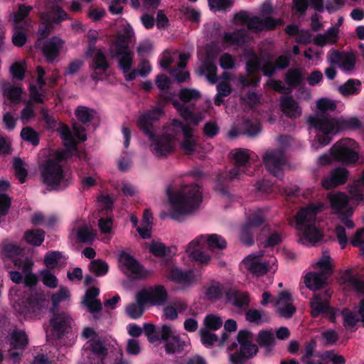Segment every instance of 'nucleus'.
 <instances>
[{"label": "nucleus", "mask_w": 364, "mask_h": 364, "mask_svg": "<svg viewBox=\"0 0 364 364\" xmlns=\"http://www.w3.org/2000/svg\"><path fill=\"white\" fill-rule=\"evenodd\" d=\"M245 65L247 74L253 75L260 70L262 61L256 54L253 53L252 57L247 60Z\"/></svg>", "instance_id": "obj_61"}, {"label": "nucleus", "mask_w": 364, "mask_h": 364, "mask_svg": "<svg viewBox=\"0 0 364 364\" xmlns=\"http://www.w3.org/2000/svg\"><path fill=\"white\" fill-rule=\"evenodd\" d=\"M256 341L260 348H265L267 353L275 344V337L272 331L262 330L258 333Z\"/></svg>", "instance_id": "obj_34"}, {"label": "nucleus", "mask_w": 364, "mask_h": 364, "mask_svg": "<svg viewBox=\"0 0 364 364\" xmlns=\"http://www.w3.org/2000/svg\"><path fill=\"white\" fill-rule=\"evenodd\" d=\"M322 206L311 203L301 208L295 215L296 228L303 232L304 237L311 243L322 240L323 234L314 224Z\"/></svg>", "instance_id": "obj_5"}, {"label": "nucleus", "mask_w": 364, "mask_h": 364, "mask_svg": "<svg viewBox=\"0 0 364 364\" xmlns=\"http://www.w3.org/2000/svg\"><path fill=\"white\" fill-rule=\"evenodd\" d=\"M149 252L157 257H162L172 254V248L166 247L163 243L152 242L149 246Z\"/></svg>", "instance_id": "obj_53"}, {"label": "nucleus", "mask_w": 364, "mask_h": 364, "mask_svg": "<svg viewBox=\"0 0 364 364\" xmlns=\"http://www.w3.org/2000/svg\"><path fill=\"white\" fill-rule=\"evenodd\" d=\"M95 234L87 226H82L77 231V238L82 243L91 242L94 240Z\"/></svg>", "instance_id": "obj_59"}, {"label": "nucleus", "mask_w": 364, "mask_h": 364, "mask_svg": "<svg viewBox=\"0 0 364 364\" xmlns=\"http://www.w3.org/2000/svg\"><path fill=\"white\" fill-rule=\"evenodd\" d=\"M331 257L328 253H323L322 257L317 262V267L320 272L326 274L332 273L333 267L330 262Z\"/></svg>", "instance_id": "obj_63"}, {"label": "nucleus", "mask_w": 364, "mask_h": 364, "mask_svg": "<svg viewBox=\"0 0 364 364\" xmlns=\"http://www.w3.org/2000/svg\"><path fill=\"white\" fill-rule=\"evenodd\" d=\"M185 346V341L181 340L178 336H176L165 343L164 348L167 354H173L182 353Z\"/></svg>", "instance_id": "obj_41"}, {"label": "nucleus", "mask_w": 364, "mask_h": 364, "mask_svg": "<svg viewBox=\"0 0 364 364\" xmlns=\"http://www.w3.org/2000/svg\"><path fill=\"white\" fill-rule=\"evenodd\" d=\"M358 144L354 139L346 138L334 144L330 149L333 159L342 164H354L358 160L359 155L356 149Z\"/></svg>", "instance_id": "obj_9"}, {"label": "nucleus", "mask_w": 364, "mask_h": 364, "mask_svg": "<svg viewBox=\"0 0 364 364\" xmlns=\"http://www.w3.org/2000/svg\"><path fill=\"white\" fill-rule=\"evenodd\" d=\"M331 122L338 133L344 130L360 129L363 126L361 121L356 117L336 118Z\"/></svg>", "instance_id": "obj_27"}, {"label": "nucleus", "mask_w": 364, "mask_h": 364, "mask_svg": "<svg viewBox=\"0 0 364 364\" xmlns=\"http://www.w3.org/2000/svg\"><path fill=\"white\" fill-rule=\"evenodd\" d=\"M258 351V346L252 342L242 344L239 350L230 355V361L232 364H245L247 360L255 356Z\"/></svg>", "instance_id": "obj_20"}, {"label": "nucleus", "mask_w": 364, "mask_h": 364, "mask_svg": "<svg viewBox=\"0 0 364 364\" xmlns=\"http://www.w3.org/2000/svg\"><path fill=\"white\" fill-rule=\"evenodd\" d=\"M218 68L215 63L208 61H203L200 67V72L202 75H205L207 79L211 84H215L218 78L217 76Z\"/></svg>", "instance_id": "obj_39"}, {"label": "nucleus", "mask_w": 364, "mask_h": 364, "mask_svg": "<svg viewBox=\"0 0 364 364\" xmlns=\"http://www.w3.org/2000/svg\"><path fill=\"white\" fill-rule=\"evenodd\" d=\"M200 97V92L197 90L192 88H181L178 92V97L183 102H189L191 100H197Z\"/></svg>", "instance_id": "obj_50"}, {"label": "nucleus", "mask_w": 364, "mask_h": 364, "mask_svg": "<svg viewBox=\"0 0 364 364\" xmlns=\"http://www.w3.org/2000/svg\"><path fill=\"white\" fill-rule=\"evenodd\" d=\"M46 299L38 294L19 298L14 304L15 310L25 318H41L46 309Z\"/></svg>", "instance_id": "obj_8"}, {"label": "nucleus", "mask_w": 364, "mask_h": 364, "mask_svg": "<svg viewBox=\"0 0 364 364\" xmlns=\"http://www.w3.org/2000/svg\"><path fill=\"white\" fill-rule=\"evenodd\" d=\"M92 61L94 63L93 68L95 70H101L103 72H105L109 67V65L106 59L105 54L100 50L97 51L93 58Z\"/></svg>", "instance_id": "obj_56"}, {"label": "nucleus", "mask_w": 364, "mask_h": 364, "mask_svg": "<svg viewBox=\"0 0 364 364\" xmlns=\"http://www.w3.org/2000/svg\"><path fill=\"white\" fill-rule=\"evenodd\" d=\"M308 123L311 127L314 128L318 133L317 138L318 143L322 146H326L332 140L331 134H336L337 132L332 122L327 121L323 118H311L308 120Z\"/></svg>", "instance_id": "obj_14"}, {"label": "nucleus", "mask_w": 364, "mask_h": 364, "mask_svg": "<svg viewBox=\"0 0 364 364\" xmlns=\"http://www.w3.org/2000/svg\"><path fill=\"white\" fill-rule=\"evenodd\" d=\"M144 310L145 309L136 303H131L127 305L126 308V313L129 318L132 319H137L143 315Z\"/></svg>", "instance_id": "obj_64"}, {"label": "nucleus", "mask_w": 364, "mask_h": 364, "mask_svg": "<svg viewBox=\"0 0 364 364\" xmlns=\"http://www.w3.org/2000/svg\"><path fill=\"white\" fill-rule=\"evenodd\" d=\"M329 201L333 213L338 217L341 215V213H344L346 210L353 209L349 205V198L344 193L338 192L330 196Z\"/></svg>", "instance_id": "obj_26"}, {"label": "nucleus", "mask_w": 364, "mask_h": 364, "mask_svg": "<svg viewBox=\"0 0 364 364\" xmlns=\"http://www.w3.org/2000/svg\"><path fill=\"white\" fill-rule=\"evenodd\" d=\"M108 353L104 340L100 336L90 339L84 346L82 356L85 364H104Z\"/></svg>", "instance_id": "obj_10"}, {"label": "nucleus", "mask_w": 364, "mask_h": 364, "mask_svg": "<svg viewBox=\"0 0 364 364\" xmlns=\"http://www.w3.org/2000/svg\"><path fill=\"white\" fill-rule=\"evenodd\" d=\"M361 82L356 79H349L338 88L340 93L344 96L357 95L360 90Z\"/></svg>", "instance_id": "obj_37"}, {"label": "nucleus", "mask_w": 364, "mask_h": 364, "mask_svg": "<svg viewBox=\"0 0 364 364\" xmlns=\"http://www.w3.org/2000/svg\"><path fill=\"white\" fill-rule=\"evenodd\" d=\"M263 230L269 232V236L264 242L265 247H274L282 243L283 237L281 233L276 230H270V227L269 225H264Z\"/></svg>", "instance_id": "obj_48"}, {"label": "nucleus", "mask_w": 364, "mask_h": 364, "mask_svg": "<svg viewBox=\"0 0 364 364\" xmlns=\"http://www.w3.org/2000/svg\"><path fill=\"white\" fill-rule=\"evenodd\" d=\"M341 314L343 318V326L346 328H353L358 322L360 321V318H359L348 309H343Z\"/></svg>", "instance_id": "obj_54"}, {"label": "nucleus", "mask_w": 364, "mask_h": 364, "mask_svg": "<svg viewBox=\"0 0 364 364\" xmlns=\"http://www.w3.org/2000/svg\"><path fill=\"white\" fill-rule=\"evenodd\" d=\"M326 274L323 272H310L304 277V283L311 290H318L324 287L326 284Z\"/></svg>", "instance_id": "obj_28"}, {"label": "nucleus", "mask_w": 364, "mask_h": 364, "mask_svg": "<svg viewBox=\"0 0 364 364\" xmlns=\"http://www.w3.org/2000/svg\"><path fill=\"white\" fill-rule=\"evenodd\" d=\"M129 38L127 35L118 34L111 48L112 57L118 58V67L125 74L130 70L134 63V52L129 48Z\"/></svg>", "instance_id": "obj_7"}, {"label": "nucleus", "mask_w": 364, "mask_h": 364, "mask_svg": "<svg viewBox=\"0 0 364 364\" xmlns=\"http://www.w3.org/2000/svg\"><path fill=\"white\" fill-rule=\"evenodd\" d=\"M280 107L283 114L290 119H296L302 114L299 102L291 95L281 97Z\"/></svg>", "instance_id": "obj_24"}, {"label": "nucleus", "mask_w": 364, "mask_h": 364, "mask_svg": "<svg viewBox=\"0 0 364 364\" xmlns=\"http://www.w3.org/2000/svg\"><path fill=\"white\" fill-rule=\"evenodd\" d=\"M166 195L171 204L170 216L173 220L191 213L203 200L200 187L196 183L184 186L178 192H174L169 186L166 188Z\"/></svg>", "instance_id": "obj_2"}, {"label": "nucleus", "mask_w": 364, "mask_h": 364, "mask_svg": "<svg viewBox=\"0 0 364 364\" xmlns=\"http://www.w3.org/2000/svg\"><path fill=\"white\" fill-rule=\"evenodd\" d=\"M316 106L318 112L314 115L309 116L308 120H310L311 118H323L327 121L331 122L333 119H336L334 117H330L328 114L329 112L336 110L337 105L335 101L328 98H321L317 101Z\"/></svg>", "instance_id": "obj_25"}, {"label": "nucleus", "mask_w": 364, "mask_h": 364, "mask_svg": "<svg viewBox=\"0 0 364 364\" xmlns=\"http://www.w3.org/2000/svg\"><path fill=\"white\" fill-rule=\"evenodd\" d=\"M51 312L53 316L49 321L51 327L50 336L53 339L60 340L72 331L73 320L65 311H59L53 309Z\"/></svg>", "instance_id": "obj_11"}, {"label": "nucleus", "mask_w": 364, "mask_h": 364, "mask_svg": "<svg viewBox=\"0 0 364 364\" xmlns=\"http://www.w3.org/2000/svg\"><path fill=\"white\" fill-rule=\"evenodd\" d=\"M311 316L312 318H318L321 316L328 318L331 323L336 321V311L334 307L324 301L319 296H315L310 302Z\"/></svg>", "instance_id": "obj_15"}, {"label": "nucleus", "mask_w": 364, "mask_h": 364, "mask_svg": "<svg viewBox=\"0 0 364 364\" xmlns=\"http://www.w3.org/2000/svg\"><path fill=\"white\" fill-rule=\"evenodd\" d=\"M225 291L224 284L216 279L208 280L202 288L204 299L212 303L221 301Z\"/></svg>", "instance_id": "obj_16"}, {"label": "nucleus", "mask_w": 364, "mask_h": 364, "mask_svg": "<svg viewBox=\"0 0 364 364\" xmlns=\"http://www.w3.org/2000/svg\"><path fill=\"white\" fill-rule=\"evenodd\" d=\"M348 171L346 168L338 167L331 171L329 177L323 178L322 186L325 189H331L346 183L348 178Z\"/></svg>", "instance_id": "obj_21"}, {"label": "nucleus", "mask_w": 364, "mask_h": 364, "mask_svg": "<svg viewBox=\"0 0 364 364\" xmlns=\"http://www.w3.org/2000/svg\"><path fill=\"white\" fill-rule=\"evenodd\" d=\"M28 343V338L24 331L15 328L11 333V345L14 349L24 350Z\"/></svg>", "instance_id": "obj_36"}, {"label": "nucleus", "mask_w": 364, "mask_h": 364, "mask_svg": "<svg viewBox=\"0 0 364 364\" xmlns=\"http://www.w3.org/2000/svg\"><path fill=\"white\" fill-rule=\"evenodd\" d=\"M149 292L150 294L151 304L153 306L163 305L168 299V292L163 285H156Z\"/></svg>", "instance_id": "obj_35"}, {"label": "nucleus", "mask_w": 364, "mask_h": 364, "mask_svg": "<svg viewBox=\"0 0 364 364\" xmlns=\"http://www.w3.org/2000/svg\"><path fill=\"white\" fill-rule=\"evenodd\" d=\"M50 8V14H46L44 21L42 22L38 30V39L47 38L53 29V24L60 23L61 21L68 19V14L57 4H53Z\"/></svg>", "instance_id": "obj_12"}, {"label": "nucleus", "mask_w": 364, "mask_h": 364, "mask_svg": "<svg viewBox=\"0 0 364 364\" xmlns=\"http://www.w3.org/2000/svg\"><path fill=\"white\" fill-rule=\"evenodd\" d=\"M21 137L25 141L31 143L33 146H37L40 143L38 133L31 127H25L21 131Z\"/></svg>", "instance_id": "obj_47"}, {"label": "nucleus", "mask_w": 364, "mask_h": 364, "mask_svg": "<svg viewBox=\"0 0 364 364\" xmlns=\"http://www.w3.org/2000/svg\"><path fill=\"white\" fill-rule=\"evenodd\" d=\"M119 261L129 272L135 275L136 277L141 278L146 275L144 267L129 253L122 251L119 254Z\"/></svg>", "instance_id": "obj_19"}, {"label": "nucleus", "mask_w": 364, "mask_h": 364, "mask_svg": "<svg viewBox=\"0 0 364 364\" xmlns=\"http://www.w3.org/2000/svg\"><path fill=\"white\" fill-rule=\"evenodd\" d=\"M263 164L266 169L277 178L284 176L282 167L284 165V155L281 150L267 151L263 156Z\"/></svg>", "instance_id": "obj_13"}, {"label": "nucleus", "mask_w": 364, "mask_h": 364, "mask_svg": "<svg viewBox=\"0 0 364 364\" xmlns=\"http://www.w3.org/2000/svg\"><path fill=\"white\" fill-rule=\"evenodd\" d=\"M205 246L210 250H224L227 247V242L218 234L200 235L188 244L187 252L195 261L206 264L210 262V257L203 250Z\"/></svg>", "instance_id": "obj_6"}, {"label": "nucleus", "mask_w": 364, "mask_h": 364, "mask_svg": "<svg viewBox=\"0 0 364 364\" xmlns=\"http://www.w3.org/2000/svg\"><path fill=\"white\" fill-rule=\"evenodd\" d=\"M166 277L175 284H181L184 287H190L195 281V275L192 270H182L173 267L166 270Z\"/></svg>", "instance_id": "obj_18"}, {"label": "nucleus", "mask_w": 364, "mask_h": 364, "mask_svg": "<svg viewBox=\"0 0 364 364\" xmlns=\"http://www.w3.org/2000/svg\"><path fill=\"white\" fill-rule=\"evenodd\" d=\"M205 328L208 331H217L223 326V320L220 316L214 314H208L204 318Z\"/></svg>", "instance_id": "obj_55"}, {"label": "nucleus", "mask_w": 364, "mask_h": 364, "mask_svg": "<svg viewBox=\"0 0 364 364\" xmlns=\"http://www.w3.org/2000/svg\"><path fill=\"white\" fill-rule=\"evenodd\" d=\"M304 70L301 68H290L284 76L286 83L291 87H296L303 83Z\"/></svg>", "instance_id": "obj_31"}, {"label": "nucleus", "mask_w": 364, "mask_h": 364, "mask_svg": "<svg viewBox=\"0 0 364 364\" xmlns=\"http://www.w3.org/2000/svg\"><path fill=\"white\" fill-rule=\"evenodd\" d=\"M240 240L245 246L253 245L255 243L254 228L244 224L240 229Z\"/></svg>", "instance_id": "obj_46"}, {"label": "nucleus", "mask_w": 364, "mask_h": 364, "mask_svg": "<svg viewBox=\"0 0 364 364\" xmlns=\"http://www.w3.org/2000/svg\"><path fill=\"white\" fill-rule=\"evenodd\" d=\"M46 232L42 229H31L25 231L23 239L25 242L33 247H39L45 240Z\"/></svg>", "instance_id": "obj_32"}, {"label": "nucleus", "mask_w": 364, "mask_h": 364, "mask_svg": "<svg viewBox=\"0 0 364 364\" xmlns=\"http://www.w3.org/2000/svg\"><path fill=\"white\" fill-rule=\"evenodd\" d=\"M15 176L20 183H24L28 176V171L23 167V161L20 158H16L14 161Z\"/></svg>", "instance_id": "obj_52"}, {"label": "nucleus", "mask_w": 364, "mask_h": 364, "mask_svg": "<svg viewBox=\"0 0 364 364\" xmlns=\"http://www.w3.org/2000/svg\"><path fill=\"white\" fill-rule=\"evenodd\" d=\"M32 9L31 6H26L23 4L18 5L17 11L14 13L12 16L11 15L9 19V21L12 22L14 29H22L20 24L28 16Z\"/></svg>", "instance_id": "obj_33"}, {"label": "nucleus", "mask_w": 364, "mask_h": 364, "mask_svg": "<svg viewBox=\"0 0 364 364\" xmlns=\"http://www.w3.org/2000/svg\"><path fill=\"white\" fill-rule=\"evenodd\" d=\"M356 58L353 52H345L339 67L344 71H351L355 67Z\"/></svg>", "instance_id": "obj_51"}, {"label": "nucleus", "mask_w": 364, "mask_h": 364, "mask_svg": "<svg viewBox=\"0 0 364 364\" xmlns=\"http://www.w3.org/2000/svg\"><path fill=\"white\" fill-rule=\"evenodd\" d=\"M225 299L229 303L237 308L248 306L250 301L248 292L241 291L233 287L226 289Z\"/></svg>", "instance_id": "obj_23"}, {"label": "nucleus", "mask_w": 364, "mask_h": 364, "mask_svg": "<svg viewBox=\"0 0 364 364\" xmlns=\"http://www.w3.org/2000/svg\"><path fill=\"white\" fill-rule=\"evenodd\" d=\"M163 114L164 112L161 108L155 107L141 115L137 122L139 128L152 141L154 150L159 156H164L171 152L173 142L178 139L181 134L183 136L185 129H192L189 124L183 123L180 119H173L168 133L155 134L154 123L159 121Z\"/></svg>", "instance_id": "obj_1"}, {"label": "nucleus", "mask_w": 364, "mask_h": 364, "mask_svg": "<svg viewBox=\"0 0 364 364\" xmlns=\"http://www.w3.org/2000/svg\"><path fill=\"white\" fill-rule=\"evenodd\" d=\"M243 262L247 270L257 277L264 275L268 272L267 264L260 262L257 257L249 256Z\"/></svg>", "instance_id": "obj_29"}, {"label": "nucleus", "mask_w": 364, "mask_h": 364, "mask_svg": "<svg viewBox=\"0 0 364 364\" xmlns=\"http://www.w3.org/2000/svg\"><path fill=\"white\" fill-rule=\"evenodd\" d=\"M266 220V213L263 209H258L248 216L245 224L254 228L261 226Z\"/></svg>", "instance_id": "obj_43"}, {"label": "nucleus", "mask_w": 364, "mask_h": 364, "mask_svg": "<svg viewBox=\"0 0 364 364\" xmlns=\"http://www.w3.org/2000/svg\"><path fill=\"white\" fill-rule=\"evenodd\" d=\"M75 114L80 122L87 124L92 120L95 110L85 106H78L75 109Z\"/></svg>", "instance_id": "obj_49"}, {"label": "nucleus", "mask_w": 364, "mask_h": 364, "mask_svg": "<svg viewBox=\"0 0 364 364\" xmlns=\"http://www.w3.org/2000/svg\"><path fill=\"white\" fill-rule=\"evenodd\" d=\"M248 149H238L233 156L234 167L228 172L219 173L215 182L214 189L222 196L232 200L234 196L230 192V186L235 179H241L242 175H249L250 156Z\"/></svg>", "instance_id": "obj_3"}, {"label": "nucleus", "mask_w": 364, "mask_h": 364, "mask_svg": "<svg viewBox=\"0 0 364 364\" xmlns=\"http://www.w3.org/2000/svg\"><path fill=\"white\" fill-rule=\"evenodd\" d=\"M247 35L246 30L240 28L233 32H225L223 41L231 46H242L246 43Z\"/></svg>", "instance_id": "obj_30"}, {"label": "nucleus", "mask_w": 364, "mask_h": 364, "mask_svg": "<svg viewBox=\"0 0 364 364\" xmlns=\"http://www.w3.org/2000/svg\"><path fill=\"white\" fill-rule=\"evenodd\" d=\"M63 44V41L56 36L44 42L41 50L48 63H53L59 55Z\"/></svg>", "instance_id": "obj_22"}, {"label": "nucleus", "mask_w": 364, "mask_h": 364, "mask_svg": "<svg viewBox=\"0 0 364 364\" xmlns=\"http://www.w3.org/2000/svg\"><path fill=\"white\" fill-rule=\"evenodd\" d=\"M147 336L148 341L150 343H155L159 341V334L158 332V328L155 325L152 323H146L144 325V328L142 329Z\"/></svg>", "instance_id": "obj_62"}, {"label": "nucleus", "mask_w": 364, "mask_h": 364, "mask_svg": "<svg viewBox=\"0 0 364 364\" xmlns=\"http://www.w3.org/2000/svg\"><path fill=\"white\" fill-rule=\"evenodd\" d=\"M242 129L244 134L250 137L257 136L262 131L261 124L256 119H247L245 120Z\"/></svg>", "instance_id": "obj_42"}, {"label": "nucleus", "mask_w": 364, "mask_h": 364, "mask_svg": "<svg viewBox=\"0 0 364 364\" xmlns=\"http://www.w3.org/2000/svg\"><path fill=\"white\" fill-rule=\"evenodd\" d=\"M62 257V253L59 251L49 252L44 257V263L48 268L54 269Z\"/></svg>", "instance_id": "obj_60"}, {"label": "nucleus", "mask_w": 364, "mask_h": 364, "mask_svg": "<svg viewBox=\"0 0 364 364\" xmlns=\"http://www.w3.org/2000/svg\"><path fill=\"white\" fill-rule=\"evenodd\" d=\"M41 281L43 284L51 289H55L58 286V278L52 274L48 269H44L41 271Z\"/></svg>", "instance_id": "obj_58"}, {"label": "nucleus", "mask_w": 364, "mask_h": 364, "mask_svg": "<svg viewBox=\"0 0 364 364\" xmlns=\"http://www.w3.org/2000/svg\"><path fill=\"white\" fill-rule=\"evenodd\" d=\"M342 279L358 293H364V282L353 275L351 270H346Z\"/></svg>", "instance_id": "obj_45"}, {"label": "nucleus", "mask_w": 364, "mask_h": 364, "mask_svg": "<svg viewBox=\"0 0 364 364\" xmlns=\"http://www.w3.org/2000/svg\"><path fill=\"white\" fill-rule=\"evenodd\" d=\"M246 320L250 323H269L270 318L268 314L264 311L257 309H249L245 314Z\"/></svg>", "instance_id": "obj_40"}, {"label": "nucleus", "mask_w": 364, "mask_h": 364, "mask_svg": "<svg viewBox=\"0 0 364 364\" xmlns=\"http://www.w3.org/2000/svg\"><path fill=\"white\" fill-rule=\"evenodd\" d=\"M41 179L49 191H62L72 183L71 174L66 173L59 161L48 159L39 166Z\"/></svg>", "instance_id": "obj_4"}, {"label": "nucleus", "mask_w": 364, "mask_h": 364, "mask_svg": "<svg viewBox=\"0 0 364 364\" xmlns=\"http://www.w3.org/2000/svg\"><path fill=\"white\" fill-rule=\"evenodd\" d=\"M89 269L96 277H103L107 274L109 265L101 259H92L90 263Z\"/></svg>", "instance_id": "obj_44"}, {"label": "nucleus", "mask_w": 364, "mask_h": 364, "mask_svg": "<svg viewBox=\"0 0 364 364\" xmlns=\"http://www.w3.org/2000/svg\"><path fill=\"white\" fill-rule=\"evenodd\" d=\"M4 95L11 102L17 104L21 101L22 89L18 87L11 85L10 83H5L3 85Z\"/></svg>", "instance_id": "obj_38"}, {"label": "nucleus", "mask_w": 364, "mask_h": 364, "mask_svg": "<svg viewBox=\"0 0 364 364\" xmlns=\"http://www.w3.org/2000/svg\"><path fill=\"white\" fill-rule=\"evenodd\" d=\"M70 296L69 291L65 287H60V289L55 294L51 296V301H52V308L50 311H53V309L58 310L57 308L58 304L65 300H66Z\"/></svg>", "instance_id": "obj_57"}, {"label": "nucleus", "mask_w": 364, "mask_h": 364, "mask_svg": "<svg viewBox=\"0 0 364 364\" xmlns=\"http://www.w3.org/2000/svg\"><path fill=\"white\" fill-rule=\"evenodd\" d=\"M282 24H283V20L281 18H274L271 16L261 18L259 16H254L250 18L247 23V28L250 31L257 32H261L263 30L273 31Z\"/></svg>", "instance_id": "obj_17"}]
</instances>
